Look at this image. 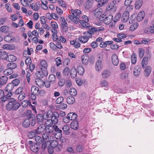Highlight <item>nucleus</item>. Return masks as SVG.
I'll return each instance as SVG.
<instances>
[{
	"label": "nucleus",
	"mask_w": 154,
	"mask_h": 154,
	"mask_svg": "<svg viewBox=\"0 0 154 154\" xmlns=\"http://www.w3.org/2000/svg\"><path fill=\"white\" fill-rule=\"evenodd\" d=\"M45 126V132L50 134V135L54 134V128L53 125L51 124H46Z\"/></svg>",
	"instance_id": "obj_9"
},
{
	"label": "nucleus",
	"mask_w": 154,
	"mask_h": 154,
	"mask_svg": "<svg viewBox=\"0 0 154 154\" xmlns=\"http://www.w3.org/2000/svg\"><path fill=\"white\" fill-rule=\"evenodd\" d=\"M5 7L7 11L9 12H11L12 10L11 5L9 3L6 4L5 5Z\"/></svg>",
	"instance_id": "obj_61"
},
{
	"label": "nucleus",
	"mask_w": 154,
	"mask_h": 154,
	"mask_svg": "<svg viewBox=\"0 0 154 154\" xmlns=\"http://www.w3.org/2000/svg\"><path fill=\"white\" fill-rule=\"evenodd\" d=\"M53 113L51 110H48L43 115V118L45 121L50 119L51 116L53 115Z\"/></svg>",
	"instance_id": "obj_14"
},
{
	"label": "nucleus",
	"mask_w": 154,
	"mask_h": 154,
	"mask_svg": "<svg viewBox=\"0 0 154 154\" xmlns=\"http://www.w3.org/2000/svg\"><path fill=\"white\" fill-rule=\"evenodd\" d=\"M57 122L58 119L55 116L54 114H53L50 119L45 121V124L53 125V124H56Z\"/></svg>",
	"instance_id": "obj_8"
},
{
	"label": "nucleus",
	"mask_w": 154,
	"mask_h": 154,
	"mask_svg": "<svg viewBox=\"0 0 154 154\" xmlns=\"http://www.w3.org/2000/svg\"><path fill=\"white\" fill-rule=\"evenodd\" d=\"M76 69L78 73L80 75H82L84 73V68L83 66H78Z\"/></svg>",
	"instance_id": "obj_30"
},
{
	"label": "nucleus",
	"mask_w": 154,
	"mask_h": 154,
	"mask_svg": "<svg viewBox=\"0 0 154 154\" xmlns=\"http://www.w3.org/2000/svg\"><path fill=\"white\" fill-rule=\"evenodd\" d=\"M63 130L66 134H68L69 133V127L68 125H65L63 126L62 128Z\"/></svg>",
	"instance_id": "obj_44"
},
{
	"label": "nucleus",
	"mask_w": 154,
	"mask_h": 154,
	"mask_svg": "<svg viewBox=\"0 0 154 154\" xmlns=\"http://www.w3.org/2000/svg\"><path fill=\"white\" fill-rule=\"evenodd\" d=\"M97 32V29L96 28L93 27H91L87 32H86L85 35L91 38L92 36V35L94 34L95 32Z\"/></svg>",
	"instance_id": "obj_10"
},
{
	"label": "nucleus",
	"mask_w": 154,
	"mask_h": 154,
	"mask_svg": "<svg viewBox=\"0 0 154 154\" xmlns=\"http://www.w3.org/2000/svg\"><path fill=\"white\" fill-rule=\"evenodd\" d=\"M137 59L136 54L134 53H133L131 57V63L133 64H135L137 61Z\"/></svg>",
	"instance_id": "obj_43"
},
{
	"label": "nucleus",
	"mask_w": 154,
	"mask_h": 154,
	"mask_svg": "<svg viewBox=\"0 0 154 154\" xmlns=\"http://www.w3.org/2000/svg\"><path fill=\"white\" fill-rule=\"evenodd\" d=\"M58 3L59 5L63 8H65L66 5L65 2L62 0H58Z\"/></svg>",
	"instance_id": "obj_64"
},
{
	"label": "nucleus",
	"mask_w": 154,
	"mask_h": 154,
	"mask_svg": "<svg viewBox=\"0 0 154 154\" xmlns=\"http://www.w3.org/2000/svg\"><path fill=\"white\" fill-rule=\"evenodd\" d=\"M51 25L52 27V29H51L52 32L55 33H57V29L58 27L57 23L54 21H51Z\"/></svg>",
	"instance_id": "obj_11"
},
{
	"label": "nucleus",
	"mask_w": 154,
	"mask_h": 154,
	"mask_svg": "<svg viewBox=\"0 0 154 154\" xmlns=\"http://www.w3.org/2000/svg\"><path fill=\"white\" fill-rule=\"evenodd\" d=\"M35 140L37 143H41L42 142V139L39 136H35Z\"/></svg>",
	"instance_id": "obj_60"
},
{
	"label": "nucleus",
	"mask_w": 154,
	"mask_h": 154,
	"mask_svg": "<svg viewBox=\"0 0 154 154\" xmlns=\"http://www.w3.org/2000/svg\"><path fill=\"white\" fill-rule=\"evenodd\" d=\"M141 69L138 66H136L134 69V74L135 76H139L140 73Z\"/></svg>",
	"instance_id": "obj_28"
},
{
	"label": "nucleus",
	"mask_w": 154,
	"mask_h": 154,
	"mask_svg": "<svg viewBox=\"0 0 154 154\" xmlns=\"http://www.w3.org/2000/svg\"><path fill=\"white\" fill-rule=\"evenodd\" d=\"M48 72L47 70L40 69V70L37 72L36 75L39 78H42L44 76H47L48 75Z\"/></svg>",
	"instance_id": "obj_6"
},
{
	"label": "nucleus",
	"mask_w": 154,
	"mask_h": 154,
	"mask_svg": "<svg viewBox=\"0 0 154 154\" xmlns=\"http://www.w3.org/2000/svg\"><path fill=\"white\" fill-rule=\"evenodd\" d=\"M148 58L146 57H144L142 61L141 64L142 67L144 68L145 66L148 63Z\"/></svg>",
	"instance_id": "obj_41"
},
{
	"label": "nucleus",
	"mask_w": 154,
	"mask_h": 154,
	"mask_svg": "<svg viewBox=\"0 0 154 154\" xmlns=\"http://www.w3.org/2000/svg\"><path fill=\"white\" fill-rule=\"evenodd\" d=\"M68 117L71 120H75L77 117V115L75 113L70 112L68 114Z\"/></svg>",
	"instance_id": "obj_31"
},
{
	"label": "nucleus",
	"mask_w": 154,
	"mask_h": 154,
	"mask_svg": "<svg viewBox=\"0 0 154 154\" xmlns=\"http://www.w3.org/2000/svg\"><path fill=\"white\" fill-rule=\"evenodd\" d=\"M20 1L21 4L24 7L28 6L30 3V2H28L27 0H21Z\"/></svg>",
	"instance_id": "obj_63"
},
{
	"label": "nucleus",
	"mask_w": 154,
	"mask_h": 154,
	"mask_svg": "<svg viewBox=\"0 0 154 154\" xmlns=\"http://www.w3.org/2000/svg\"><path fill=\"white\" fill-rule=\"evenodd\" d=\"M82 61L84 64L87 65L88 63L89 57L87 54L83 55L81 57Z\"/></svg>",
	"instance_id": "obj_25"
},
{
	"label": "nucleus",
	"mask_w": 154,
	"mask_h": 154,
	"mask_svg": "<svg viewBox=\"0 0 154 154\" xmlns=\"http://www.w3.org/2000/svg\"><path fill=\"white\" fill-rule=\"evenodd\" d=\"M0 99L3 102H5L7 100V98L4 96V93L3 91L0 89Z\"/></svg>",
	"instance_id": "obj_39"
},
{
	"label": "nucleus",
	"mask_w": 154,
	"mask_h": 154,
	"mask_svg": "<svg viewBox=\"0 0 154 154\" xmlns=\"http://www.w3.org/2000/svg\"><path fill=\"white\" fill-rule=\"evenodd\" d=\"M48 67V64L46 60H41L39 66L40 69L42 68L43 69L47 70Z\"/></svg>",
	"instance_id": "obj_21"
},
{
	"label": "nucleus",
	"mask_w": 154,
	"mask_h": 154,
	"mask_svg": "<svg viewBox=\"0 0 154 154\" xmlns=\"http://www.w3.org/2000/svg\"><path fill=\"white\" fill-rule=\"evenodd\" d=\"M9 29V27L7 26H3L0 28V30L1 31L4 32H8Z\"/></svg>",
	"instance_id": "obj_59"
},
{
	"label": "nucleus",
	"mask_w": 154,
	"mask_h": 154,
	"mask_svg": "<svg viewBox=\"0 0 154 154\" xmlns=\"http://www.w3.org/2000/svg\"><path fill=\"white\" fill-rule=\"evenodd\" d=\"M53 126L55 137L57 139H59L62 137L61 132L62 131L56 125H54Z\"/></svg>",
	"instance_id": "obj_5"
},
{
	"label": "nucleus",
	"mask_w": 154,
	"mask_h": 154,
	"mask_svg": "<svg viewBox=\"0 0 154 154\" xmlns=\"http://www.w3.org/2000/svg\"><path fill=\"white\" fill-rule=\"evenodd\" d=\"M30 6L35 11H38L40 8V4L37 2L36 3H32L30 4Z\"/></svg>",
	"instance_id": "obj_26"
},
{
	"label": "nucleus",
	"mask_w": 154,
	"mask_h": 154,
	"mask_svg": "<svg viewBox=\"0 0 154 154\" xmlns=\"http://www.w3.org/2000/svg\"><path fill=\"white\" fill-rule=\"evenodd\" d=\"M8 55L5 51H2L0 50V57L2 59H7Z\"/></svg>",
	"instance_id": "obj_48"
},
{
	"label": "nucleus",
	"mask_w": 154,
	"mask_h": 154,
	"mask_svg": "<svg viewBox=\"0 0 154 154\" xmlns=\"http://www.w3.org/2000/svg\"><path fill=\"white\" fill-rule=\"evenodd\" d=\"M14 84L12 83H10L8 84L6 87L5 91L7 92H10L14 88Z\"/></svg>",
	"instance_id": "obj_33"
},
{
	"label": "nucleus",
	"mask_w": 154,
	"mask_h": 154,
	"mask_svg": "<svg viewBox=\"0 0 154 154\" xmlns=\"http://www.w3.org/2000/svg\"><path fill=\"white\" fill-rule=\"evenodd\" d=\"M45 130V126L44 125H39L35 130V131L37 134H40Z\"/></svg>",
	"instance_id": "obj_18"
},
{
	"label": "nucleus",
	"mask_w": 154,
	"mask_h": 154,
	"mask_svg": "<svg viewBox=\"0 0 154 154\" xmlns=\"http://www.w3.org/2000/svg\"><path fill=\"white\" fill-rule=\"evenodd\" d=\"M142 0H136L135 3V7L136 9H139L143 4Z\"/></svg>",
	"instance_id": "obj_27"
},
{
	"label": "nucleus",
	"mask_w": 154,
	"mask_h": 154,
	"mask_svg": "<svg viewBox=\"0 0 154 154\" xmlns=\"http://www.w3.org/2000/svg\"><path fill=\"white\" fill-rule=\"evenodd\" d=\"M144 70V75L146 77L149 76L151 72L152 68L150 66H148L145 67Z\"/></svg>",
	"instance_id": "obj_19"
},
{
	"label": "nucleus",
	"mask_w": 154,
	"mask_h": 154,
	"mask_svg": "<svg viewBox=\"0 0 154 154\" xmlns=\"http://www.w3.org/2000/svg\"><path fill=\"white\" fill-rule=\"evenodd\" d=\"M129 13L128 11H125L123 13L122 17V21L123 22H127L129 18Z\"/></svg>",
	"instance_id": "obj_13"
},
{
	"label": "nucleus",
	"mask_w": 154,
	"mask_h": 154,
	"mask_svg": "<svg viewBox=\"0 0 154 154\" xmlns=\"http://www.w3.org/2000/svg\"><path fill=\"white\" fill-rule=\"evenodd\" d=\"M2 48L4 49L10 50L14 49V46H11L9 44H5L3 46Z\"/></svg>",
	"instance_id": "obj_46"
},
{
	"label": "nucleus",
	"mask_w": 154,
	"mask_h": 154,
	"mask_svg": "<svg viewBox=\"0 0 154 154\" xmlns=\"http://www.w3.org/2000/svg\"><path fill=\"white\" fill-rule=\"evenodd\" d=\"M93 3V0H86L85 4V7L86 9H89L92 7Z\"/></svg>",
	"instance_id": "obj_24"
},
{
	"label": "nucleus",
	"mask_w": 154,
	"mask_h": 154,
	"mask_svg": "<svg viewBox=\"0 0 154 154\" xmlns=\"http://www.w3.org/2000/svg\"><path fill=\"white\" fill-rule=\"evenodd\" d=\"M106 10L109 11L112 10L113 11H116V6H114L113 5H112L111 3L109 4L107 6L106 8Z\"/></svg>",
	"instance_id": "obj_36"
},
{
	"label": "nucleus",
	"mask_w": 154,
	"mask_h": 154,
	"mask_svg": "<svg viewBox=\"0 0 154 154\" xmlns=\"http://www.w3.org/2000/svg\"><path fill=\"white\" fill-rule=\"evenodd\" d=\"M103 67V65L101 60H98L95 64V69L97 71H99L102 69Z\"/></svg>",
	"instance_id": "obj_17"
},
{
	"label": "nucleus",
	"mask_w": 154,
	"mask_h": 154,
	"mask_svg": "<svg viewBox=\"0 0 154 154\" xmlns=\"http://www.w3.org/2000/svg\"><path fill=\"white\" fill-rule=\"evenodd\" d=\"M7 67L8 68L12 70L17 67V65L15 63L12 62L8 63L7 65Z\"/></svg>",
	"instance_id": "obj_40"
},
{
	"label": "nucleus",
	"mask_w": 154,
	"mask_h": 154,
	"mask_svg": "<svg viewBox=\"0 0 154 154\" xmlns=\"http://www.w3.org/2000/svg\"><path fill=\"white\" fill-rule=\"evenodd\" d=\"M77 71L75 68L72 69L71 70L70 75L72 77L75 78L77 75Z\"/></svg>",
	"instance_id": "obj_54"
},
{
	"label": "nucleus",
	"mask_w": 154,
	"mask_h": 154,
	"mask_svg": "<svg viewBox=\"0 0 154 154\" xmlns=\"http://www.w3.org/2000/svg\"><path fill=\"white\" fill-rule=\"evenodd\" d=\"M39 89L38 87L36 86H32L31 88V93L35 95H38L39 94Z\"/></svg>",
	"instance_id": "obj_29"
},
{
	"label": "nucleus",
	"mask_w": 154,
	"mask_h": 154,
	"mask_svg": "<svg viewBox=\"0 0 154 154\" xmlns=\"http://www.w3.org/2000/svg\"><path fill=\"white\" fill-rule=\"evenodd\" d=\"M139 24L137 23H135L131 25L130 27V30L131 31L135 30L138 27Z\"/></svg>",
	"instance_id": "obj_47"
},
{
	"label": "nucleus",
	"mask_w": 154,
	"mask_h": 154,
	"mask_svg": "<svg viewBox=\"0 0 154 154\" xmlns=\"http://www.w3.org/2000/svg\"><path fill=\"white\" fill-rule=\"evenodd\" d=\"M69 92L70 94L73 96H75L77 94L76 90L73 88H70Z\"/></svg>",
	"instance_id": "obj_56"
},
{
	"label": "nucleus",
	"mask_w": 154,
	"mask_h": 154,
	"mask_svg": "<svg viewBox=\"0 0 154 154\" xmlns=\"http://www.w3.org/2000/svg\"><path fill=\"white\" fill-rule=\"evenodd\" d=\"M40 21L43 27L48 30L50 29V26L46 23V20L45 17L43 16L41 17Z\"/></svg>",
	"instance_id": "obj_12"
},
{
	"label": "nucleus",
	"mask_w": 154,
	"mask_h": 154,
	"mask_svg": "<svg viewBox=\"0 0 154 154\" xmlns=\"http://www.w3.org/2000/svg\"><path fill=\"white\" fill-rule=\"evenodd\" d=\"M8 60L10 62H13L15 61L17 58L16 56L13 55H8Z\"/></svg>",
	"instance_id": "obj_51"
},
{
	"label": "nucleus",
	"mask_w": 154,
	"mask_h": 154,
	"mask_svg": "<svg viewBox=\"0 0 154 154\" xmlns=\"http://www.w3.org/2000/svg\"><path fill=\"white\" fill-rule=\"evenodd\" d=\"M113 18V17L112 15H109L105 18L103 22L105 24L109 25L112 21Z\"/></svg>",
	"instance_id": "obj_15"
},
{
	"label": "nucleus",
	"mask_w": 154,
	"mask_h": 154,
	"mask_svg": "<svg viewBox=\"0 0 154 154\" xmlns=\"http://www.w3.org/2000/svg\"><path fill=\"white\" fill-rule=\"evenodd\" d=\"M102 74V76L104 78H108L110 75L109 72L107 70H104L103 71Z\"/></svg>",
	"instance_id": "obj_53"
},
{
	"label": "nucleus",
	"mask_w": 154,
	"mask_h": 154,
	"mask_svg": "<svg viewBox=\"0 0 154 154\" xmlns=\"http://www.w3.org/2000/svg\"><path fill=\"white\" fill-rule=\"evenodd\" d=\"M101 6L100 3H98L97 4L98 8L94 9L93 11L94 15L96 17H99L103 13L102 8H100Z\"/></svg>",
	"instance_id": "obj_3"
},
{
	"label": "nucleus",
	"mask_w": 154,
	"mask_h": 154,
	"mask_svg": "<svg viewBox=\"0 0 154 154\" xmlns=\"http://www.w3.org/2000/svg\"><path fill=\"white\" fill-rule=\"evenodd\" d=\"M112 63L115 66H117L119 63L118 57L116 54H113L112 57Z\"/></svg>",
	"instance_id": "obj_22"
},
{
	"label": "nucleus",
	"mask_w": 154,
	"mask_h": 154,
	"mask_svg": "<svg viewBox=\"0 0 154 154\" xmlns=\"http://www.w3.org/2000/svg\"><path fill=\"white\" fill-rule=\"evenodd\" d=\"M145 15L143 11H141L138 13L136 17V20L138 22H140L143 20Z\"/></svg>",
	"instance_id": "obj_20"
},
{
	"label": "nucleus",
	"mask_w": 154,
	"mask_h": 154,
	"mask_svg": "<svg viewBox=\"0 0 154 154\" xmlns=\"http://www.w3.org/2000/svg\"><path fill=\"white\" fill-rule=\"evenodd\" d=\"M4 74L6 75H10L13 72V71L9 68L6 69L4 71Z\"/></svg>",
	"instance_id": "obj_50"
},
{
	"label": "nucleus",
	"mask_w": 154,
	"mask_h": 154,
	"mask_svg": "<svg viewBox=\"0 0 154 154\" xmlns=\"http://www.w3.org/2000/svg\"><path fill=\"white\" fill-rule=\"evenodd\" d=\"M50 134L48 133H47L46 132L44 133L42 135V137L44 140H47L48 139L49 140H50L51 139V135L50 136Z\"/></svg>",
	"instance_id": "obj_49"
},
{
	"label": "nucleus",
	"mask_w": 154,
	"mask_h": 154,
	"mask_svg": "<svg viewBox=\"0 0 154 154\" xmlns=\"http://www.w3.org/2000/svg\"><path fill=\"white\" fill-rule=\"evenodd\" d=\"M82 13L80 10L71 9L70 13L72 15H69L68 17L72 22L75 24H78L80 22L79 18L80 17V15L82 14Z\"/></svg>",
	"instance_id": "obj_1"
},
{
	"label": "nucleus",
	"mask_w": 154,
	"mask_h": 154,
	"mask_svg": "<svg viewBox=\"0 0 154 154\" xmlns=\"http://www.w3.org/2000/svg\"><path fill=\"white\" fill-rule=\"evenodd\" d=\"M31 150L34 152H37L39 149V146L37 143L34 144L33 146H30Z\"/></svg>",
	"instance_id": "obj_37"
},
{
	"label": "nucleus",
	"mask_w": 154,
	"mask_h": 154,
	"mask_svg": "<svg viewBox=\"0 0 154 154\" xmlns=\"http://www.w3.org/2000/svg\"><path fill=\"white\" fill-rule=\"evenodd\" d=\"M8 80V78L6 76H2L0 78V87L1 86L6 83Z\"/></svg>",
	"instance_id": "obj_38"
},
{
	"label": "nucleus",
	"mask_w": 154,
	"mask_h": 154,
	"mask_svg": "<svg viewBox=\"0 0 154 154\" xmlns=\"http://www.w3.org/2000/svg\"><path fill=\"white\" fill-rule=\"evenodd\" d=\"M66 101L68 104H72L75 102V99L73 97L69 96L66 98Z\"/></svg>",
	"instance_id": "obj_32"
},
{
	"label": "nucleus",
	"mask_w": 154,
	"mask_h": 154,
	"mask_svg": "<svg viewBox=\"0 0 154 154\" xmlns=\"http://www.w3.org/2000/svg\"><path fill=\"white\" fill-rule=\"evenodd\" d=\"M78 123L76 121H73L70 124L71 128L74 130H76L78 128Z\"/></svg>",
	"instance_id": "obj_35"
},
{
	"label": "nucleus",
	"mask_w": 154,
	"mask_h": 154,
	"mask_svg": "<svg viewBox=\"0 0 154 154\" xmlns=\"http://www.w3.org/2000/svg\"><path fill=\"white\" fill-rule=\"evenodd\" d=\"M37 120L38 122H43V123H45V120L44 119L43 116L41 114H39L37 116Z\"/></svg>",
	"instance_id": "obj_52"
},
{
	"label": "nucleus",
	"mask_w": 154,
	"mask_h": 154,
	"mask_svg": "<svg viewBox=\"0 0 154 154\" xmlns=\"http://www.w3.org/2000/svg\"><path fill=\"white\" fill-rule=\"evenodd\" d=\"M139 57L140 58H142L144 55L145 51L142 48H139L138 49Z\"/></svg>",
	"instance_id": "obj_57"
},
{
	"label": "nucleus",
	"mask_w": 154,
	"mask_h": 154,
	"mask_svg": "<svg viewBox=\"0 0 154 154\" xmlns=\"http://www.w3.org/2000/svg\"><path fill=\"white\" fill-rule=\"evenodd\" d=\"M133 0H125V2L124 5L125 6L127 7L126 8V9L128 10L129 8L132 10L133 8V6L131 5V4Z\"/></svg>",
	"instance_id": "obj_23"
},
{
	"label": "nucleus",
	"mask_w": 154,
	"mask_h": 154,
	"mask_svg": "<svg viewBox=\"0 0 154 154\" xmlns=\"http://www.w3.org/2000/svg\"><path fill=\"white\" fill-rule=\"evenodd\" d=\"M128 78V74L126 73H123L120 75V78L122 79H126Z\"/></svg>",
	"instance_id": "obj_62"
},
{
	"label": "nucleus",
	"mask_w": 154,
	"mask_h": 154,
	"mask_svg": "<svg viewBox=\"0 0 154 154\" xmlns=\"http://www.w3.org/2000/svg\"><path fill=\"white\" fill-rule=\"evenodd\" d=\"M30 124V119H26L23 122V125L25 127H28Z\"/></svg>",
	"instance_id": "obj_45"
},
{
	"label": "nucleus",
	"mask_w": 154,
	"mask_h": 154,
	"mask_svg": "<svg viewBox=\"0 0 154 154\" xmlns=\"http://www.w3.org/2000/svg\"><path fill=\"white\" fill-rule=\"evenodd\" d=\"M14 40V38L12 36L7 35L5 37L4 40L8 42H13Z\"/></svg>",
	"instance_id": "obj_34"
},
{
	"label": "nucleus",
	"mask_w": 154,
	"mask_h": 154,
	"mask_svg": "<svg viewBox=\"0 0 154 154\" xmlns=\"http://www.w3.org/2000/svg\"><path fill=\"white\" fill-rule=\"evenodd\" d=\"M64 100V98L63 97L60 96L58 97L55 100V103L57 104H60Z\"/></svg>",
	"instance_id": "obj_55"
},
{
	"label": "nucleus",
	"mask_w": 154,
	"mask_h": 154,
	"mask_svg": "<svg viewBox=\"0 0 154 154\" xmlns=\"http://www.w3.org/2000/svg\"><path fill=\"white\" fill-rule=\"evenodd\" d=\"M9 103L6 105V109L7 110H16L19 108L20 104L14 98H10L9 99Z\"/></svg>",
	"instance_id": "obj_2"
},
{
	"label": "nucleus",
	"mask_w": 154,
	"mask_h": 154,
	"mask_svg": "<svg viewBox=\"0 0 154 154\" xmlns=\"http://www.w3.org/2000/svg\"><path fill=\"white\" fill-rule=\"evenodd\" d=\"M61 27L62 30L63 32H67L68 29V24L66 23L65 18L63 17L60 18Z\"/></svg>",
	"instance_id": "obj_7"
},
{
	"label": "nucleus",
	"mask_w": 154,
	"mask_h": 154,
	"mask_svg": "<svg viewBox=\"0 0 154 154\" xmlns=\"http://www.w3.org/2000/svg\"><path fill=\"white\" fill-rule=\"evenodd\" d=\"M58 144V142L57 140H53L51 143V145L53 148H55L57 146Z\"/></svg>",
	"instance_id": "obj_58"
},
{
	"label": "nucleus",
	"mask_w": 154,
	"mask_h": 154,
	"mask_svg": "<svg viewBox=\"0 0 154 154\" xmlns=\"http://www.w3.org/2000/svg\"><path fill=\"white\" fill-rule=\"evenodd\" d=\"M82 20L80 21L82 26L85 28H87L90 26L88 23L89 20L88 17L86 15H84L82 17Z\"/></svg>",
	"instance_id": "obj_4"
},
{
	"label": "nucleus",
	"mask_w": 154,
	"mask_h": 154,
	"mask_svg": "<svg viewBox=\"0 0 154 154\" xmlns=\"http://www.w3.org/2000/svg\"><path fill=\"white\" fill-rule=\"evenodd\" d=\"M49 82L51 83H54L56 80L55 75L54 74L50 75L48 78Z\"/></svg>",
	"instance_id": "obj_42"
},
{
	"label": "nucleus",
	"mask_w": 154,
	"mask_h": 154,
	"mask_svg": "<svg viewBox=\"0 0 154 154\" xmlns=\"http://www.w3.org/2000/svg\"><path fill=\"white\" fill-rule=\"evenodd\" d=\"M86 32L83 33L84 36H81L79 37V39L80 42L81 43H84L87 42L88 40V38H90L89 37L85 35Z\"/></svg>",
	"instance_id": "obj_16"
}]
</instances>
